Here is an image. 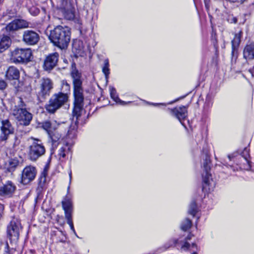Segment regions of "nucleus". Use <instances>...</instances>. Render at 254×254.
<instances>
[{"label":"nucleus","mask_w":254,"mask_h":254,"mask_svg":"<svg viewBox=\"0 0 254 254\" xmlns=\"http://www.w3.org/2000/svg\"><path fill=\"white\" fill-rule=\"evenodd\" d=\"M70 91V86L66 81L61 82V92L54 94L46 105V110L50 113H54L63 105L66 103L68 99V93Z\"/></svg>","instance_id":"1"},{"label":"nucleus","mask_w":254,"mask_h":254,"mask_svg":"<svg viewBox=\"0 0 254 254\" xmlns=\"http://www.w3.org/2000/svg\"><path fill=\"white\" fill-rule=\"evenodd\" d=\"M71 32L66 26L59 25L50 31L49 38L51 42L61 49L66 48L70 40Z\"/></svg>","instance_id":"2"},{"label":"nucleus","mask_w":254,"mask_h":254,"mask_svg":"<svg viewBox=\"0 0 254 254\" xmlns=\"http://www.w3.org/2000/svg\"><path fill=\"white\" fill-rule=\"evenodd\" d=\"M12 115L19 124L27 126L30 125L33 118L32 114L26 109V104L21 98L19 99V103L14 107Z\"/></svg>","instance_id":"3"},{"label":"nucleus","mask_w":254,"mask_h":254,"mask_svg":"<svg viewBox=\"0 0 254 254\" xmlns=\"http://www.w3.org/2000/svg\"><path fill=\"white\" fill-rule=\"evenodd\" d=\"M32 59V52L30 48H16L11 52L10 60L15 64H26Z\"/></svg>","instance_id":"4"},{"label":"nucleus","mask_w":254,"mask_h":254,"mask_svg":"<svg viewBox=\"0 0 254 254\" xmlns=\"http://www.w3.org/2000/svg\"><path fill=\"white\" fill-rule=\"evenodd\" d=\"M31 139L33 140V142L29 147L28 158L32 161H36L45 154L46 149L39 139L32 137Z\"/></svg>","instance_id":"5"},{"label":"nucleus","mask_w":254,"mask_h":254,"mask_svg":"<svg viewBox=\"0 0 254 254\" xmlns=\"http://www.w3.org/2000/svg\"><path fill=\"white\" fill-rule=\"evenodd\" d=\"M21 229L20 221L13 218L7 227V236L10 243L16 244L19 236V230Z\"/></svg>","instance_id":"6"},{"label":"nucleus","mask_w":254,"mask_h":254,"mask_svg":"<svg viewBox=\"0 0 254 254\" xmlns=\"http://www.w3.org/2000/svg\"><path fill=\"white\" fill-rule=\"evenodd\" d=\"M37 171L35 167L27 166L24 168L22 172L20 183L26 185L34 180Z\"/></svg>","instance_id":"7"},{"label":"nucleus","mask_w":254,"mask_h":254,"mask_svg":"<svg viewBox=\"0 0 254 254\" xmlns=\"http://www.w3.org/2000/svg\"><path fill=\"white\" fill-rule=\"evenodd\" d=\"M39 40V35L33 30H26L23 33L22 41L26 45H35L38 43Z\"/></svg>","instance_id":"8"},{"label":"nucleus","mask_w":254,"mask_h":254,"mask_svg":"<svg viewBox=\"0 0 254 254\" xmlns=\"http://www.w3.org/2000/svg\"><path fill=\"white\" fill-rule=\"evenodd\" d=\"M53 88V83L50 78H42L40 83V91L38 93L39 96H42L44 98L47 96H49Z\"/></svg>","instance_id":"9"},{"label":"nucleus","mask_w":254,"mask_h":254,"mask_svg":"<svg viewBox=\"0 0 254 254\" xmlns=\"http://www.w3.org/2000/svg\"><path fill=\"white\" fill-rule=\"evenodd\" d=\"M249 157V150L245 148L242 152V154L238 156V159L240 160V161L237 162V164L240 165V168L246 170H251L254 171V165H252L251 164V162L248 159Z\"/></svg>","instance_id":"10"},{"label":"nucleus","mask_w":254,"mask_h":254,"mask_svg":"<svg viewBox=\"0 0 254 254\" xmlns=\"http://www.w3.org/2000/svg\"><path fill=\"white\" fill-rule=\"evenodd\" d=\"M30 23L23 19H15L9 23L5 27L7 32H11L19 29L31 27Z\"/></svg>","instance_id":"11"},{"label":"nucleus","mask_w":254,"mask_h":254,"mask_svg":"<svg viewBox=\"0 0 254 254\" xmlns=\"http://www.w3.org/2000/svg\"><path fill=\"white\" fill-rule=\"evenodd\" d=\"M16 189L15 184L11 181H8L0 187V196L10 197L13 195Z\"/></svg>","instance_id":"12"},{"label":"nucleus","mask_w":254,"mask_h":254,"mask_svg":"<svg viewBox=\"0 0 254 254\" xmlns=\"http://www.w3.org/2000/svg\"><path fill=\"white\" fill-rule=\"evenodd\" d=\"M59 55L58 53L49 54L45 59L43 68L46 71H50L57 64Z\"/></svg>","instance_id":"13"},{"label":"nucleus","mask_w":254,"mask_h":254,"mask_svg":"<svg viewBox=\"0 0 254 254\" xmlns=\"http://www.w3.org/2000/svg\"><path fill=\"white\" fill-rule=\"evenodd\" d=\"M1 131L0 138L1 140H6L8 135L13 133L14 128L9 120H5L1 121Z\"/></svg>","instance_id":"14"},{"label":"nucleus","mask_w":254,"mask_h":254,"mask_svg":"<svg viewBox=\"0 0 254 254\" xmlns=\"http://www.w3.org/2000/svg\"><path fill=\"white\" fill-rule=\"evenodd\" d=\"M172 115L176 117L182 125L184 126L182 121L185 120L188 116L187 109L186 106L176 107L170 110Z\"/></svg>","instance_id":"15"},{"label":"nucleus","mask_w":254,"mask_h":254,"mask_svg":"<svg viewBox=\"0 0 254 254\" xmlns=\"http://www.w3.org/2000/svg\"><path fill=\"white\" fill-rule=\"evenodd\" d=\"M242 32L240 31L238 33L235 35L233 40L232 41V60L236 61L237 58V47L241 42V38L242 35Z\"/></svg>","instance_id":"16"},{"label":"nucleus","mask_w":254,"mask_h":254,"mask_svg":"<svg viewBox=\"0 0 254 254\" xmlns=\"http://www.w3.org/2000/svg\"><path fill=\"white\" fill-rule=\"evenodd\" d=\"M72 50L76 57H83L85 55L83 42L80 40H76L73 41Z\"/></svg>","instance_id":"17"},{"label":"nucleus","mask_w":254,"mask_h":254,"mask_svg":"<svg viewBox=\"0 0 254 254\" xmlns=\"http://www.w3.org/2000/svg\"><path fill=\"white\" fill-rule=\"evenodd\" d=\"M5 77L9 80H18L20 77V71L14 66H10L6 71Z\"/></svg>","instance_id":"18"},{"label":"nucleus","mask_w":254,"mask_h":254,"mask_svg":"<svg viewBox=\"0 0 254 254\" xmlns=\"http://www.w3.org/2000/svg\"><path fill=\"white\" fill-rule=\"evenodd\" d=\"M71 76L73 79L74 88L82 87L81 74L76 68L72 69L71 72Z\"/></svg>","instance_id":"19"},{"label":"nucleus","mask_w":254,"mask_h":254,"mask_svg":"<svg viewBox=\"0 0 254 254\" xmlns=\"http://www.w3.org/2000/svg\"><path fill=\"white\" fill-rule=\"evenodd\" d=\"M74 105L83 106V95L82 87L74 88Z\"/></svg>","instance_id":"20"},{"label":"nucleus","mask_w":254,"mask_h":254,"mask_svg":"<svg viewBox=\"0 0 254 254\" xmlns=\"http://www.w3.org/2000/svg\"><path fill=\"white\" fill-rule=\"evenodd\" d=\"M82 107L83 106L74 105L72 112V121L74 122V125L71 127H72L73 130H74L77 127L76 124L81 115Z\"/></svg>","instance_id":"21"},{"label":"nucleus","mask_w":254,"mask_h":254,"mask_svg":"<svg viewBox=\"0 0 254 254\" xmlns=\"http://www.w3.org/2000/svg\"><path fill=\"white\" fill-rule=\"evenodd\" d=\"M11 43V40L9 36H3L0 40V53L7 49L9 47Z\"/></svg>","instance_id":"22"},{"label":"nucleus","mask_w":254,"mask_h":254,"mask_svg":"<svg viewBox=\"0 0 254 254\" xmlns=\"http://www.w3.org/2000/svg\"><path fill=\"white\" fill-rule=\"evenodd\" d=\"M48 135L51 139L53 147H56L59 143L60 140L61 138V134L59 132L54 130V131L49 132Z\"/></svg>","instance_id":"23"},{"label":"nucleus","mask_w":254,"mask_h":254,"mask_svg":"<svg viewBox=\"0 0 254 254\" xmlns=\"http://www.w3.org/2000/svg\"><path fill=\"white\" fill-rule=\"evenodd\" d=\"M57 126L58 125L55 121H47L42 124V128L46 130L48 133H49V132H52L53 130H55Z\"/></svg>","instance_id":"24"},{"label":"nucleus","mask_w":254,"mask_h":254,"mask_svg":"<svg viewBox=\"0 0 254 254\" xmlns=\"http://www.w3.org/2000/svg\"><path fill=\"white\" fill-rule=\"evenodd\" d=\"M244 57L246 59L252 60L254 59V46L252 45H247L244 50Z\"/></svg>","instance_id":"25"},{"label":"nucleus","mask_w":254,"mask_h":254,"mask_svg":"<svg viewBox=\"0 0 254 254\" xmlns=\"http://www.w3.org/2000/svg\"><path fill=\"white\" fill-rule=\"evenodd\" d=\"M109 90L111 98L117 103L120 104L122 105H125L127 104V103L121 100L119 98L118 95L117 93L116 90L114 87L110 86Z\"/></svg>","instance_id":"26"},{"label":"nucleus","mask_w":254,"mask_h":254,"mask_svg":"<svg viewBox=\"0 0 254 254\" xmlns=\"http://www.w3.org/2000/svg\"><path fill=\"white\" fill-rule=\"evenodd\" d=\"M19 161L17 158H11L8 160L6 170L8 172H13L18 166Z\"/></svg>","instance_id":"27"},{"label":"nucleus","mask_w":254,"mask_h":254,"mask_svg":"<svg viewBox=\"0 0 254 254\" xmlns=\"http://www.w3.org/2000/svg\"><path fill=\"white\" fill-rule=\"evenodd\" d=\"M71 145L68 143H66L62 147H61L58 153V156L60 159L61 158H64L70 150Z\"/></svg>","instance_id":"28"},{"label":"nucleus","mask_w":254,"mask_h":254,"mask_svg":"<svg viewBox=\"0 0 254 254\" xmlns=\"http://www.w3.org/2000/svg\"><path fill=\"white\" fill-rule=\"evenodd\" d=\"M62 12L64 17L67 20H72L74 17V11L71 7L69 8H64Z\"/></svg>","instance_id":"29"},{"label":"nucleus","mask_w":254,"mask_h":254,"mask_svg":"<svg viewBox=\"0 0 254 254\" xmlns=\"http://www.w3.org/2000/svg\"><path fill=\"white\" fill-rule=\"evenodd\" d=\"M46 175L47 173L46 170L45 169L42 173L41 176L39 179L38 189L40 190H42L45 187L46 183Z\"/></svg>","instance_id":"30"},{"label":"nucleus","mask_w":254,"mask_h":254,"mask_svg":"<svg viewBox=\"0 0 254 254\" xmlns=\"http://www.w3.org/2000/svg\"><path fill=\"white\" fill-rule=\"evenodd\" d=\"M62 203L64 210H72L71 198L69 196L66 195Z\"/></svg>","instance_id":"31"},{"label":"nucleus","mask_w":254,"mask_h":254,"mask_svg":"<svg viewBox=\"0 0 254 254\" xmlns=\"http://www.w3.org/2000/svg\"><path fill=\"white\" fill-rule=\"evenodd\" d=\"M192 236H193V235L191 234V233H190L186 238L180 240L181 243V250H182L186 251L189 249V248L190 247V245L187 242V241L190 240Z\"/></svg>","instance_id":"32"},{"label":"nucleus","mask_w":254,"mask_h":254,"mask_svg":"<svg viewBox=\"0 0 254 254\" xmlns=\"http://www.w3.org/2000/svg\"><path fill=\"white\" fill-rule=\"evenodd\" d=\"M211 180V175L210 174L209 172H204L202 174L203 188L205 187L204 185H205V186H208Z\"/></svg>","instance_id":"33"},{"label":"nucleus","mask_w":254,"mask_h":254,"mask_svg":"<svg viewBox=\"0 0 254 254\" xmlns=\"http://www.w3.org/2000/svg\"><path fill=\"white\" fill-rule=\"evenodd\" d=\"M102 72L105 75L106 78H108L110 74L109 62L108 59L104 61V65L102 67Z\"/></svg>","instance_id":"34"},{"label":"nucleus","mask_w":254,"mask_h":254,"mask_svg":"<svg viewBox=\"0 0 254 254\" xmlns=\"http://www.w3.org/2000/svg\"><path fill=\"white\" fill-rule=\"evenodd\" d=\"M191 225L192 223L191 220L187 218L182 222L181 228L182 230L186 231L190 228Z\"/></svg>","instance_id":"35"},{"label":"nucleus","mask_w":254,"mask_h":254,"mask_svg":"<svg viewBox=\"0 0 254 254\" xmlns=\"http://www.w3.org/2000/svg\"><path fill=\"white\" fill-rule=\"evenodd\" d=\"M197 212V206L195 201H192L190 205L189 213L193 216H194Z\"/></svg>","instance_id":"36"},{"label":"nucleus","mask_w":254,"mask_h":254,"mask_svg":"<svg viewBox=\"0 0 254 254\" xmlns=\"http://www.w3.org/2000/svg\"><path fill=\"white\" fill-rule=\"evenodd\" d=\"M210 160L209 157L206 156L203 163V168L204 172H209L210 170Z\"/></svg>","instance_id":"37"},{"label":"nucleus","mask_w":254,"mask_h":254,"mask_svg":"<svg viewBox=\"0 0 254 254\" xmlns=\"http://www.w3.org/2000/svg\"><path fill=\"white\" fill-rule=\"evenodd\" d=\"M28 10L30 13L33 16L37 15L40 12L39 8L37 7L36 6L34 5L29 7L28 8Z\"/></svg>","instance_id":"38"},{"label":"nucleus","mask_w":254,"mask_h":254,"mask_svg":"<svg viewBox=\"0 0 254 254\" xmlns=\"http://www.w3.org/2000/svg\"><path fill=\"white\" fill-rule=\"evenodd\" d=\"M65 218L67 222L72 221V210H64Z\"/></svg>","instance_id":"39"},{"label":"nucleus","mask_w":254,"mask_h":254,"mask_svg":"<svg viewBox=\"0 0 254 254\" xmlns=\"http://www.w3.org/2000/svg\"><path fill=\"white\" fill-rule=\"evenodd\" d=\"M88 0H79V4L83 6V8L84 10L88 11Z\"/></svg>","instance_id":"40"},{"label":"nucleus","mask_w":254,"mask_h":254,"mask_svg":"<svg viewBox=\"0 0 254 254\" xmlns=\"http://www.w3.org/2000/svg\"><path fill=\"white\" fill-rule=\"evenodd\" d=\"M6 86L7 83H6V82L2 79L0 80V90L4 89Z\"/></svg>","instance_id":"41"},{"label":"nucleus","mask_w":254,"mask_h":254,"mask_svg":"<svg viewBox=\"0 0 254 254\" xmlns=\"http://www.w3.org/2000/svg\"><path fill=\"white\" fill-rule=\"evenodd\" d=\"M67 223L69 225L71 230L76 235V232H75V229H74V226H73V221H71L69 222H67Z\"/></svg>","instance_id":"42"},{"label":"nucleus","mask_w":254,"mask_h":254,"mask_svg":"<svg viewBox=\"0 0 254 254\" xmlns=\"http://www.w3.org/2000/svg\"><path fill=\"white\" fill-rule=\"evenodd\" d=\"M229 20L231 23H236L237 22V19L235 17H232L231 19L230 18Z\"/></svg>","instance_id":"43"},{"label":"nucleus","mask_w":254,"mask_h":254,"mask_svg":"<svg viewBox=\"0 0 254 254\" xmlns=\"http://www.w3.org/2000/svg\"><path fill=\"white\" fill-rule=\"evenodd\" d=\"M5 249H6V250H5V253L4 254H10V253H9V246H8L7 243L6 244Z\"/></svg>","instance_id":"44"},{"label":"nucleus","mask_w":254,"mask_h":254,"mask_svg":"<svg viewBox=\"0 0 254 254\" xmlns=\"http://www.w3.org/2000/svg\"><path fill=\"white\" fill-rule=\"evenodd\" d=\"M5 249H6V250H5V253L4 254H10V253H9V246H8L7 243L6 244Z\"/></svg>","instance_id":"45"},{"label":"nucleus","mask_w":254,"mask_h":254,"mask_svg":"<svg viewBox=\"0 0 254 254\" xmlns=\"http://www.w3.org/2000/svg\"><path fill=\"white\" fill-rule=\"evenodd\" d=\"M228 158H229L230 160H233L234 161H236L235 157L233 155H228Z\"/></svg>","instance_id":"46"},{"label":"nucleus","mask_w":254,"mask_h":254,"mask_svg":"<svg viewBox=\"0 0 254 254\" xmlns=\"http://www.w3.org/2000/svg\"><path fill=\"white\" fill-rule=\"evenodd\" d=\"M254 70V68H253V69H249V72L251 74V75H252V76L253 77H254V71H253V70Z\"/></svg>","instance_id":"47"},{"label":"nucleus","mask_w":254,"mask_h":254,"mask_svg":"<svg viewBox=\"0 0 254 254\" xmlns=\"http://www.w3.org/2000/svg\"><path fill=\"white\" fill-rule=\"evenodd\" d=\"M150 104L153 105L154 106H158L159 105H164V104H158V103H150ZM164 105H165L164 104Z\"/></svg>","instance_id":"48"},{"label":"nucleus","mask_w":254,"mask_h":254,"mask_svg":"<svg viewBox=\"0 0 254 254\" xmlns=\"http://www.w3.org/2000/svg\"><path fill=\"white\" fill-rule=\"evenodd\" d=\"M4 209V206L0 203V210H3Z\"/></svg>","instance_id":"49"},{"label":"nucleus","mask_w":254,"mask_h":254,"mask_svg":"<svg viewBox=\"0 0 254 254\" xmlns=\"http://www.w3.org/2000/svg\"><path fill=\"white\" fill-rule=\"evenodd\" d=\"M191 247H193V248H195V247H196V244H195L193 243V244H192V245H191Z\"/></svg>","instance_id":"50"},{"label":"nucleus","mask_w":254,"mask_h":254,"mask_svg":"<svg viewBox=\"0 0 254 254\" xmlns=\"http://www.w3.org/2000/svg\"><path fill=\"white\" fill-rule=\"evenodd\" d=\"M70 132H71V130H68V132H67V135L70 137Z\"/></svg>","instance_id":"51"},{"label":"nucleus","mask_w":254,"mask_h":254,"mask_svg":"<svg viewBox=\"0 0 254 254\" xmlns=\"http://www.w3.org/2000/svg\"><path fill=\"white\" fill-rule=\"evenodd\" d=\"M69 177H70V180H71V172L70 171V173H69Z\"/></svg>","instance_id":"52"},{"label":"nucleus","mask_w":254,"mask_h":254,"mask_svg":"<svg viewBox=\"0 0 254 254\" xmlns=\"http://www.w3.org/2000/svg\"><path fill=\"white\" fill-rule=\"evenodd\" d=\"M1 217H2V213L1 212H0V219H1Z\"/></svg>","instance_id":"53"},{"label":"nucleus","mask_w":254,"mask_h":254,"mask_svg":"<svg viewBox=\"0 0 254 254\" xmlns=\"http://www.w3.org/2000/svg\"><path fill=\"white\" fill-rule=\"evenodd\" d=\"M191 254H197V253L196 252H193V253H192Z\"/></svg>","instance_id":"54"},{"label":"nucleus","mask_w":254,"mask_h":254,"mask_svg":"<svg viewBox=\"0 0 254 254\" xmlns=\"http://www.w3.org/2000/svg\"><path fill=\"white\" fill-rule=\"evenodd\" d=\"M131 103V102H130V101H129V102H128V103Z\"/></svg>","instance_id":"55"}]
</instances>
